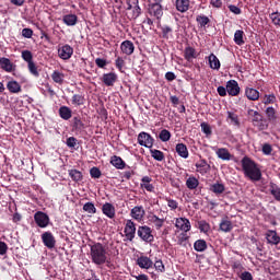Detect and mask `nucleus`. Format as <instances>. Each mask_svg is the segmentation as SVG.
Instances as JSON below:
<instances>
[{
	"instance_id": "obj_47",
	"label": "nucleus",
	"mask_w": 280,
	"mask_h": 280,
	"mask_svg": "<svg viewBox=\"0 0 280 280\" xmlns=\"http://www.w3.org/2000/svg\"><path fill=\"white\" fill-rule=\"evenodd\" d=\"M159 139L165 143L170 141V139H172V133L170 132V130L163 129L159 135Z\"/></svg>"
},
{
	"instance_id": "obj_36",
	"label": "nucleus",
	"mask_w": 280,
	"mask_h": 280,
	"mask_svg": "<svg viewBox=\"0 0 280 280\" xmlns=\"http://www.w3.org/2000/svg\"><path fill=\"white\" fill-rule=\"evenodd\" d=\"M63 23L68 26H73L78 23V15L75 14H68L63 16Z\"/></svg>"
},
{
	"instance_id": "obj_27",
	"label": "nucleus",
	"mask_w": 280,
	"mask_h": 280,
	"mask_svg": "<svg viewBox=\"0 0 280 280\" xmlns=\"http://www.w3.org/2000/svg\"><path fill=\"white\" fill-rule=\"evenodd\" d=\"M175 150L182 159H189V150H187V145L184 143H177Z\"/></svg>"
},
{
	"instance_id": "obj_31",
	"label": "nucleus",
	"mask_w": 280,
	"mask_h": 280,
	"mask_svg": "<svg viewBox=\"0 0 280 280\" xmlns=\"http://www.w3.org/2000/svg\"><path fill=\"white\" fill-rule=\"evenodd\" d=\"M51 80L56 84H63L65 83V73L60 72L59 70H55L51 74Z\"/></svg>"
},
{
	"instance_id": "obj_56",
	"label": "nucleus",
	"mask_w": 280,
	"mask_h": 280,
	"mask_svg": "<svg viewBox=\"0 0 280 280\" xmlns=\"http://www.w3.org/2000/svg\"><path fill=\"white\" fill-rule=\"evenodd\" d=\"M262 153L266 155V156H270V154H272V145H270L269 143H265L262 145Z\"/></svg>"
},
{
	"instance_id": "obj_39",
	"label": "nucleus",
	"mask_w": 280,
	"mask_h": 280,
	"mask_svg": "<svg viewBox=\"0 0 280 280\" xmlns=\"http://www.w3.org/2000/svg\"><path fill=\"white\" fill-rule=\"evenodd\" d=\"M196 21L199 27H207L211 23V20L207 15H197Z\"/></svg>"
},
{
	"instance_id": "obj_8",
	"label": "nucleus",
	"mask_w": 280,
	"mask_h": 280,
	"mask_svg": "<svg viewBox=\"0 0 280 280\" xmlns=\"http://www.w3.org/2000/svg\"><path fill=\"white\" fill-rule=\"evenodd\" d=\"M138 143L143 148H152L154 145V138L150 133L142 131L138 135Z\"/></svg>"
},
{
	"instance_id": "obj_35",
	"label": "nucleus",
	"mask_w": 280,
	"mask_h": 280,
	"mask_svg": "<svg viewBox=\"0 0 280 280\" xmlns=\"http://www.w3.org/2000/svg\"><path fill=\"white\" fill-rule=\"evenodd\" d=\"M225 189L226 188L224 187V184H220V183L212 184L210 187V191H212L217 196H220V194H224Z\"/></svg>"
},
{
	"instance_id": "obj_52",
	"label": "nucleus",
	"mask_w": 280,
	"mask_h": 280,
	"mask_svg": "<svg viewBox=\"0 0 280 280\" xmlns=\"http://www.w3.org/2000/svg\"><path fill=\"white\" fill-rule=\"evenodd\" d=\"M201 130L203 132V135H206L207 137H211L212 131H211V126L207 122H201Z\"/></svg>"
},
{
	"instance_id": "obj_43",
	"label": "nucleus",
	"mask_w": 280,
	"mask_h": 280,
	"mask_svg": "<svg viewBox=\"0 0 280 280\" xmlns=\"http://www.w3.org/2000/svg\"><path fill=\"white\" fill-rule=\"evenodd\" d=\"M265 113L269 121H277V109L275 107H267Z\"/></svg>"
},
{
	"instance_id": "obj_3",
	"label": "nucleus",
	"mask_w": 280,
	"mask_h": 280,
	"mask_svg": "<svg viewBox=\"0 0 280 280\" xmlns=\"http://www.w3.org/2000/svg\"><path fill=\"white\" fill-rule=\"evenodd\" d=\"M247 115L253 126L258 128V130H266L268 128V126L264 125V115L259 114V112L249 108L247 109Z\"/></svg>"
},
{
	"instance_id": "obj_51",
	"label": "nucleus",
	"mask_w": 280,
	"mask_h": 280,
	"mask_svg": "<svg viewBox=\"0 0 280 280\" xmlns=\"http://www.w3.org/2000/svg\"><path fill=\"white\" fill-rule=\"evenodd\" d=\"M198 226L201 233H209L211 229V226L207 223V221H199Z\"/></svg>"
},
{
	"instance_id": "obj_44",
	"label": "nucleus",
	"mask_w": 280,
	"mask_h": 280,
	"mask_svg": "<svg viewBox=\"0 0 280 280\" xmlns=\"http://www.w3.org/2000/svg\"><path fill=\"white\" fill-rule=\"evenodd\" d=\"M150 152L152 159H154L155 161H163L165 159V154L160 150L151 149Z\"/></svg>"
},
{
	"instance_id": "obj_5",
	"label": "nucleus",
	"mask_w": 280,
	"mask_h": 280,
	"mask_svg": "<svg viewBox=\"0 0 280 280\" xmlns=\"http://www.w3.org/2000/svg\"><path fill=\"white\" fill-rule=\"evenodd\" d=\"M125 242H132L137 235V224L132 220H127L124 229Z\"/></svg>"
},
{
	"instance_id": "obj_17",
	"label": "nucleus",
	"mask_w": 280,
	"mask_h": 280,
	"mask_svg": "<svg viewBox=\"0 0 280 280\" xmlns=\"http://www.w3.org/2000/svg\"><path fill=\"white\" fill-rule=\"evenodd\" d=\"M102 82L105 84V86H115V83L117 82V73L108 72L103 74Z\"/></svg>"
},
{
	"instance_id": "obj_4",
	"label": "nucleus",
	"mask_w": 280,
	"mask_h": 280,
	"mask_svg": "<svg viewBox=\"0 0 280 280\" xmlns=\"http://www.w3.org/2000/svg\"><path fill=\"white\" fill-rule=\"evenodd\" d=\"M137 235L145 244H152L154 242V235L152 234V228L148 225H140L137 230Z\"/></svg>"
},
{
	"instance_id": "obj_20",
	"label": "nucleus",
	"mask_w": 280,
	"mask_h": 280,
	"mask_svg": "<svg viewBox=\"0 0 280 280\" xmlns=\"http://www.w3.org/2000/svg\"><path fill=\"white\" fill-rule=\"evenodd\" d=\"M103 214L106 215V218H109V220H113L115 218V206L110 202H106L102 207Z\"/></svg>"
},
{
	"instance_id": "obj_2",
	"label": "nucleus",
	"mask_w": 280,
	"mask_h": 280,
	"mask_svg": "<svg viewBox=\"0 0 280 280\" xmlns=\"http://www.w3.org/2000/svg\"><path fill=\"white\" fill-rule=\"evenodd\" d=\"M241 164L245 176L249 178V180H254L255 183L261 180V168H259L255 161L245 156L242 159Z\"/></svg>"
},
{
	"instance_id": "obj_62",
	"label": "nucleus",
	"mask_w": 280,
	"mask_h": 280,
	"mask_svg": "<svg viewBox=\"0 0 280 280\" xmlns=\"http://www.w3.org/2000/svg\"><path fill=\"white\" fill-rule=\"evenodd\" d=\"M95 65H96L100 69H104V67H106V65H108V62L106 61V59L96 58V59H95Z\"/></svg>"
},
{
	"instance_id": "obj_16",
	"label": "nucleus",
	"mask_w": 280,
	"mask_h": 280,
	"mask_svg": "<svg viewBox=\"0 0 280 280\" xmlns=\"http://www.w3.org/2000/svg\"><path fill=\"white\" fill-rule=\"evenodd\" d=\"M130 215L131 218H133V220L141 222L143 220V215H145V210L143 209V206L133 207L131 209Z\"/></svg>"
},
{
	"instance_id": "obj_59",
	"label": "nucleus",
	"mask_w": 280,
	"mask_h": 280,
	"mask_svg": "<svg viewBox=\"0 0 280 280\" xmlns=\"http://www.w3.org/2000/svg\"><path fill=\"white\" fill-rule=\"evenodd\" d=\"M22 36L24 38H32V36H34V31H32V28H23Z\"/></svg>"
},
{
	"instance_id": "obj_14",
	"label": "nucleus",
	"mask_w": 280,
	"mask_h": 280,
	"mask_svg": "<svg viewBox=\"0 0 280 280\" xmlns=\"http://www.w3.org/2000/svg\"><path fill=\"white\" fill-rule=\"evenodd\" d=\"M136 264H137V266H139V268H141L143 270H150V268H152V266H154V262L148 256L138 257V259L136 260Z\"/></svg>"
},
{
	"instance_id": "obj_58",
	"label": "nucleus",
	"mask_w": 280,
	"mask_h": 280,
	"mask_svg": "<svg viewBox=\"0 0 280 280\" xmlns=\"http://www.w3.org/2000/svg\"><path fill=\"white\" fill-rule=\"evenodd\" d=\"M167 201V207H170V209H172V211L178 209V201L174 200V199H166Z\"/></svg>"
},
{
	"instance_id": "obj_11",
	"label": "nucleus",
	"mask_w": 280,
	"mask_h": 280,
	"mask_svg": "<svg viewBox=\"0 0 280 280\" xmlns=\"http://www.w3.org/2000/svg\"><path fill=\"white\" fill-rule=\"evenodd\" d=\"M226 91L231 97H237L240 95V84L235 80H230L226 82Z\"/></svg>"
},
{
	"instance_id": "obj_10",
	"label": "nucleus",
	"mask_w": 280,
	"mask_h": 280,
	"mask_svg": "<svg viewBox=\"0 0 280 280\" xmlns=\"http://www.w3.org/2000/svg\"><path fill=\"white\" fill-rule=\"evenodd\" d=\"M42 242L46 248H56V237L51 232H44L42 234Z\"/></svg>"
},
{
	"instance_id": "obj_41",
	"label": "nucleus",
	"mask_w": 280,
	"mask_h": 280,
	"mask_svg": "<svg viewBox=\"0 0 280 280\" xmlns=\"http://www.w3.org/2000/svg\"><path fill=\"white\" fill-rule=\"evenodd\" d=\"M199 185H200V182L196 177H189L186 180V187L188 189H197Z\"/></svg>"
},
{
	"instance_id": "obj_38",
	"label": "nucleus",
	"mask_w": 280,
	"mask_h": 280,
	"mask_svg": "<svg viewBox=\"0 0 280 280\" xmlns=\"http://www.w3.org/2000/svg\"><path fill=\"white\" fill-rule=\"evenodd\" d=\"M269 191L271 196H273L275 200L280 202V187H278L277 184H270Z\"/></svg>"
},
{
	"instance_id": "obj_24",
	"label": "nucleus",
	"mask_w": 280,
	"mask_h": 280,
	"mask_svg": "<svg viewBox=\"0 0 280 280\" xmlns=\"http://www.w3.org/2000/svg\"><path fill=\"white\" fill-rule=\"evenodd\" d=\"M152 183V178L150 176H143L141 178L140 187L141 189H145L147 191H154V185L150 184Z\"/></svg>"
},
{
	"instance_id": "obj_7",
	"label": "nucleus",
	"mask_w": 280,
	"mask_h": 280,
	"mask_svg": "<svg viewBox=\"0 0 280 280\" xmlns=\"http://www.w3.org/2000/svg\"><path fill=\"white\" fill-rule=\"evenodd\" d=\"M34 220L39 229H47L49 226V215L43 211H37L34 214Z\"/></svg>"
},
{
	"instance_id": "obj_30",
	"label": "nucleus",
	"mask_w": 280,
	"mask_h": 280,
	"mask_svg": "<svg viewBox=\"0 0 280 280\" xmlns=\"http://www.w3.org/2000/svg\"><path fill=\"white\" fill-rule=\"evenodd\" d=\"M72 112L71 108H69L68 106H61L59 108V116L61 117V119H65V121H69V118L71 117Z\"/></svg>"
},
{
	"instance_id": "obj_40",
	"label": "nucleus",
	"mask_w": 280,
	"mask_h": 280,
	"mask_svg": "<svg viewBox=\"0 0 280 280\" xmlns=\"http://www.w3.org/2000/svg\"><path fill=\"white\" fill-rule=\"evenodd\" d=\"M69 176L72 180H74V183H80V180H82V178H83L82 172H80L78 170H70Z\"/></svg>"
},
{
	"instance_id": "obj_57",
	"label": "nucleus",
	"mask_w": 280,
	"mask_h": 280,
	"mask_svg": "<svg viewBox=\"0 0 280 280\" xmlns=\"http://www.w3.org/2000/svg\"><path fill=\"white\" fill-rule=\"evenodd\" d=\"M115 65H116L117 70L121 71V69H124V65H126V61L124 60V58L117 57Z\"/></svg>"
},
{
	"instance_id": "obj_49",
	"label": "nucleus",
	"mask_w": 280,
	"mask_h": 280,
	"mask_svg": "<svg viewBox=\"0 0 280 280\" xmlns=\"http://www.w3.org/2000/svg\"><path fill=\"white\" fill-rule=\"evenodd\" d=\"M27 67L32 75H34L35 78H38L40 75V73L38 72V67H36V63H34V61H31L30 63H27Z\"/></svg>"
},
{
	"instance_id": "obj_53",
	"label": "nucleus",
	"mask_w": 280,
	"mask_h": 280,
	"mask_svg": "<svg viewBox=\"0 0 280 280\" xmlns=\"http://www.w3.org/2000/svg\"><path fill=\"white\" fill-rule=\"evenodd\" d=\"M269 16L273 25H278V27H280V12H273Z\"/></svg>"
},
{
	"instance_id": "obj_48",
	"label": "nucleus",
	"mask_w": 280,
	"mask_h": 280,
	"mask_svg": "<svg viewBox=\"0 0 280 280\" xmlns=\"http://www.w3.org/2000/svg\"><path fill=\"white\" fill-rule=\"evenodd\" d=\"M72 104L73 106H83L84 104V96L80 94H74L72 96Z\"/></svg>"
},
{
	"instance_id": "obj_46",
	"label": "nucleus",
	"mask_w": 280,
	"mask_h": 280,
	"mask_svg": "<svg viewBox=\"0 0 280 280\" xmlns=\"http://www.w3.org/2000/svg\"><path fill=\"white\" fill-rule=\"evenodd\" d=\"M72 121L74 130H78L79 132L84 130V122H82V119H80V117H74Z\"/></svg>"
},
{
	"instance_id": "obj_25",
	"label": "nucleus",
	"mask_w": 280,
	"mask_h": 280,
	"mask_svg": "<svg viewBox=\"0 0 280 280\" xmlns=\"http://www.w3.org/2000/svg\"><path fill=\"white\" fill-rule=\"evenodd\" d=\"M215 154L218 159H221V161H231L233 159V155L229 152V149L226 148L218 149Z\"/></svg>"
},
{
	"instance_id": "obj_32",
	"label": "nucleus",
	"mask_w": 280,
	"mask_h": 280,
	"mask_svg": "<svg viewBox=\"0 0 280 280\" xmlns=\"http://www.w3.org/2000/svg\"><path fill=\"white\" fill-rule=\"evenodd\" d=\"M110 163L116 167V170H124L126 167L124 160L117 155L112 156Z\"/></svg>"
},
{
	"instance_id": "obj_55",
	"label": "nucleus",
	"mask_w": 280,
	"mask_h": 280,
	"mask_svg": "<svg viewBox=\"0 0 280 280\" xmlns=\"http://www.w3.org/2000/svg\"><path fill=\"white\" fill-rule=\"evenodd\" d=\"M90 176L92 177V178H100L101 176H102V171H100V168H97V167H92L91 170H90Z\"/></svg>"
},
{
	"instance_id": "obj_60",
	"label": "nucleus",
	"mask_w": 280,
	"mask_h": 280,
	"mask_svg": "<svg viewBox=\"0 0 280 280\" xmlns=\"http://www.w3.org/2000/svg\"><path fill=\"white\" fill-rule=\"evenodd\" d=\"M276 101L277 97L275 96V94L265 95V104H275Z\"/></svg>"
},
{
	"instance_id": "obj_50",
	"label": "nucleus",
	"mask_w": 280,
	"mask_h": 280,
	"mask_svg": "<svg viewBox=\"0 0 280 280\" xmlns=\"http://www.w3.org/2000/svg\"><path fill=\"white\" fill-rule=\"evenodd\" d=\"M22 58L23 60H25V62H27V65H30V62H34V56L32 55V51L30 50H24L22 51Z\"/></svg>"
},
{
	"instance_id": "obj_13",
	"label": "nucleus",
	"mask_w": 280,
	"mask_h": 280,
	"mask_svg": "<svg viewBox=\"0 0 280 280\" xmlns=\"http://www.w3.org/2000/svg\"><path fill=\"white\" fill-rule=\"evenodd\" d=\"M176 229L184 231V233H189L191 231V222L187 218H178L175 222Z\"/></svg>"
},
{
	"instance_id": "obj_37",
	"label": "nucleus",
	"mask_w": 280,
	"mask_h": 280,
	"mask_svg": "<svg viewBox=\"0 0 280 280\" xmlns=\"http://www.w3.org/2000/svg\"><path fill=\"white\" fill-rule=\"evenodd\" d=\"M194 248L197 253H205V249L207 248V241L205 240H198L194 244Z\"/></svg>"
},
{
	"instance_id": "obj_61",
	"label": "nucleus",
	"mask_w": 280,
	"mask_h": 280,
	"mask_svg": "<svg viewBox=\"0 0 280 280\" xmlns=\"http://www.w3.org/2000/svg\"><path fill=\"white\" fill-rule=\"evenodd\" d=\"M66 143L68 148H75V145L78 144V139H75L74 137H70L67 139Z\"/></svg>"
},
{
	"instance_id": "obj_42",
	"label": "nucleus",
	"mask_w": 280,
	"mask_h": 280,
	"mask_svg": "<svg viewBox=\"0 0 280 280\" xmlns=\"http://www.w3.org/2000/svg\"><path fill=\"white\" fill-rule=\"evenodd\" d=\"M234 43L240 46L244 45V31L237 30L234 33Z\"/></svg>"
},
{
	"instance_id": "obj_22",
	"label": "nucleus",
	"mask_w": 280,
	"mask_h": 280,
	"mask_svg": "<svg viewBox=\"0 0 280 280\" xmlns=\"http://www.w3.org/2000/svg\"><path fill=\"white\" fill-rule=\"evenodd\" d=\"M149 222L154 225L156 231H161V229H163V225L165 224V219H161L156 214H152L149 217Z\"/></svg>"
},
{
	"instance_id": "obj_6",
	"label": "nucleus",
	"mask_w": 280,
	"mask_h": 280,
	"mask_svg": "<svg viewBox=\"0 0 280 280\" xmlns=\"http://www.w3.org/2000/svg\"><path fill=\"white\" fill-rule=\"evenodd\" d=\"M127 8L130 13V19H139L141 16V7H139V0H127Z\"/></svg>"
},
{
	"instance_id": "obj_45",
	"label": "nucleus",
	"mask_w": 280,
	"mask_h": 280,
	"mask_svg": "<svg viewBox=\"0 0 280 280\" xmlns=\"http://www.w3.org/2000/svg\"><path fill=\"white\" fill-rule=\"evenodd\" d=\"M83 211H85V213L95 214L97 213V208H95V205L93 202H86L83 206Z\"/></svg>"
},
{
	"instance_id": "obj_34",
	"label": "nucleus",
	"mask_w": 280,
	"mask_h": 280,
	"mask_svg": "<svg viewBox=\"0 0 280 280\" xmlns=\"http://www.w3.org/2000/svg\"><path fill=\"white\" fill-rule=\"evenodd\" d=\"M176 9L178 12H187L189 10V0H176Z\"/></svg>"
},
{
	"instance_id": "obj_15",
	"label": "nucleus",
	"mask_w": 280,
	"mask_h": 280,
	"mask_svg": "<svg viewBox=\"0 0 280 280\" xmlns=\"http://www.w3.org/2000/svg\"><path fill=\"white\" fill-rule=\"evenodd\" d=\"M266 240L267 244H270L271 246H277L278 244H280V236L275 230H269L266 233Z\"/></svg>"
},
{
	"instance_id": "obj_28",
	"label": "nucleus",
	"mask_w": 280,
	"mask_h": 280,
	"mask_svg": "<svg viewBox=\"0 0 280 280\" xmlns=\"http://www.w3.org/2000/svg\"><path fill=\"white\" fill-rule=\"evenodd\" d=\"M245 95L247 100H250L252 102H257V100H259V91L253 88L245 89Z\"/></svg>"
},
{
	"instance_id": "obj_63",
	"label": "nucleus",
	"mask_w": 280,
	"mask_h": 280,
	"mask_svg": "<svg viewBox=\"0 0 280 280\" xmlns=\"http://www.w3.org/2000/svg\"><path fill=\"white\" fill-rule=\"evenodd\" d=\"M240 279L242 280H253V273L249 271H244L241 273Z\"/></svg>"
},
{
	"instance_id": "obj_64",
	"label": "nucleus",
	"mask_w": 280,
	"mask_h": 280,
	"mask_svg": "<svg viewBox=\"0 0 280 280\" xmlns=\"http://www.w3.org/2000/svg\"><path fill=\"white\" fill-rule=\"evenodd\" d=\"M217 93L220 95V97H226L228 90H226V88L220 85L217 89Z\"/></svg>"
},
{
	"instance_id": "obj_33",
	"label": "nucleus",
	"mask_w": 280,
	"mask_h": 280,
	"mask_svg": "<svg viewBox=\"0 0 280 280\" xmlns=\"http://www.w3.org/2000/svg\"><path fill=\"white\" fill-rule=\"evenodd\" d=\"M220 230L223 231V233H231V231H233V223L228 219H223L220 223Z\"/></svg>"
},
{
	"instance_id": "obj_26",
	"label": "nucleus",
	"mask_w": 280,
	"mask_h": 280,
	"mask_svg": "<svg viewBox=\"0 0 280 280\" xmlns=\"http://www.w3.org/2000/svg\"><path fill=\"white\" fill-rule=\"evenodd\" d=\"M7 89L9 91V93H21L22 89H21V83L14 80H11L7 83Z\"/></svg>"
},
{
	"instance_id": "obj_12",
	"label": "nucleus",
	"mask_w": 280,
	"mask_h": 280,
	"mask_svg": "<svg viewBox=\"0 0 280 280\" xmlns=\"http://www.w3.org/2000/svg\"><path fill=\"white\" fill-rule=\"evenodd\" d=\"M149 14L154 19H161L163 16V7L160 2H155L149 5Z\"/></svg>"
},
{
	"instance_id": "obj_29",
	"label": "nucleus",
	"mask_w": 280,
	"mask_h": 280,
	"mask_svg": "<svg viewBox=\"0 0 280 280\" xmlns=\"http://www.w3.org/2000/svg\"><path fill=\"white\" fill-rule=\"evenodd\" d=\"M208 61L210 65V69H214L215 71H219L220 69V59L214 54H210L208 57Z\"/></svg>"
},
{
	"instance_id": "obj_19",
	"label": "nucleus",
	"mask_w": 280,
	"mask_h": 280,
	"mask_svg": "<svg viewBox=\"0 0 280 280\" xmlns=\"http://www.w3.org/2000/svg\"><path fill=\"white\" fill-rule=\"evenodd\" d=\"M195 167H196V172L201 174V176H205V174H208L209 170H211V165H209V163H207L206 160H200L199 162H197L195 164Z\"/></svg>"
},
{
	"instance_id": "obj_54",
	"label": "nucleus",
	"mask_w": 280,
	"mask_h": 280,
	"mask_svg": "<svg viewBox=\"0 0 280 280\" xmlns=\"http://www.w3.org/2000/svg\"><path fill=\"white\" fill-rule=\"evenodd\" d=\"M154 268L158 272H165V265L163 264V260H155Z\"/></svg>"
},
{
	"instance_id": "obj_23",
	"label": "nucleus",
	"mask_w": 280,
	"mask_h": 280,
	"mask_svg": "<svg viewBox=\"0 0 280 280\" xmlns=\"http://www.w3.org/2000/svg\"><path fill=\"white\" fill-rule=\"evenodd\" d=\"M0 67L3 71H7V73H12V71H14V65L5 57L0 58Z\"/></svg>"
},
{
	"instance_id": "obj_9",
	"label": "nucleus",
	"mask_w": 280,
	"mask_h": 280,
	"mask_svg": "<svg viewBox=\"0 0 280 280\" xmlns=\"http://www.w3.org/2000/svg\"><path fill=\"white\" fill-rule=\"evenodd\" d=\"M58 56L61 60H69L73 56V47L69 44H66L58 48Z\"/></svg>"
},
{
	"instance_id": "obj_1",
	"label": "nucleus",
	"mask_w": 280,
	"mask_h": 280,
	"mask_svg": "<svg viewBox=\"0 0 280 280\" xmlns=\"http://www.w3.org/2000/svg\"><path fill=\"white\" fill-rule=\"evenodd\" d=\"M108 248L102 243H94L90 246V259L95 266H104V264H110L108 260Z\"/></svg>"
},
{
	"instance_id": "obj_21",
	"label": "nucleus",
	"mask_w": 280,
	"mask_h": 280,
	"mask_svg": "<svg viewBox=\"0 0 280 280\" xmlns=\"http://www.w3.org/2000/svg\"><path fill=\"white\" fill-rule=\"evenodd\" d=\"M184 58L187 60V62H191V60L198 58V52L196 51V48L187 46L184 50Z\"/></svg>"
},
{
	"instance_id": "obj_18",
	"label": "nucleus",
	"mask_w": 280,
	"mask_h": 280,
	"mask_svg": "<svg viewBox=\"0 0 280 280\" xmlns=\"http://www.w3.org/2000/svg\"><path fill=\"white\" fill-rule=\"evenodd\" d=\"M120 50L125 56H132L135 54V44L131 40H125L120 44Z\"/></svg>"
}]
</instances>
